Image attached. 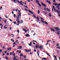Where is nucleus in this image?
Here are the masks:
<instances>
[{"mask_svg":"<svg viewBox=\"0 0 60 60\" xmlns=\"http://www.w3.org/2000/svg\"><path fill=\"white\" fill-rule=\"evenodd\" d=\"M5 58H6V60H7L8 59V58L7 57H5Z\"/></svg>","mask_w":60,"mask_h":60,"instance_id":"e433bc0d","label":"nucleus"},{"mask_svg":"<svg viewBox=\"0 0 60 60\" xmlns=\"http://www.w3.org/2000/svg\"><path fill=\"white\" fill-rule=\"evenodd\" d=\"M41 21L42 22V23H44V22H45V21L44 22V21L43 20H41Z\"/></svg>","mask_w":60,"mask_h":60,"instance_id":"b1692460","label":"nucleus"},{"mask_svg":"<svg viewBox=\"0 0 60 60\" xmlns=\"http://www.w3.org/2000/svg\"><path fill=\"white\" fill-rule=\"evenodd\" d=\"M11 41L13 42H14V40H13V39H11Z\"/></svg>","mask_w":60,"mask_h":60,"instance_id":"c756f323","label":"nucleus"},{"mask_svg":"<svg viewBox=\"0 0 60 60\" xmlns=\"http://www.w3.org/2000/svg\"><path fill=\"white\" fill-rule=\"evenodd\" d=\"M46 2H47V3H48H48L49 4H51V2H50V1H48V0H46Z\"/></svg>","mask_w":60,"mask_h":60,"instance_id":"6e6552de","label":"nucleus"},{"mask_svg":"<svg viewBox=\"0 0 60 60\" xmlns=\"http://www.w3.org/2000/svg\"><path fill=\"white\" fill-rule=\"evenodd\" d=\"M21 22L22 23H23V21L22 20H21Z\"/></svg>","mask_w":60,"mask_h":60,"instance_id":"69168bd1","label":"nucleus"},{"mask_svg":"<svg viewBox=\"0 0 60 60\" xmlns=\"http://www.w3.org/2000/svg\"><path fill=\"white\" fill-rule=\"evenodd\" d=\"M20 4L21 5H23V4L22 3V2H20Z\"/></svg>","mask_w":60,"mask_h":60,"instance_id":"72a5a7b5","label":"nucleus"},{"mask_svg":"<svg viewBox=\"0 0 60 60\" xmlns=\"http://www.w3.org/2000/svg\"><path fill=\"white\" fill-rule=\"evenodd\" d=\"M20 56H23V55H22V53H21L20 54Z\"/></svg>","mask_w":60,"mask_h":60,"instance_id":"dca6fc26","label":"nucleus"},{"mask_svg":"<svg viewBox=\"0 0 60 60\" xmlns=\"http://www.w3.org/2000/svg\"><path fill=\"white\" fill-rule=\"evenodd\" d=\"M12 54H12V52H10V55H12Z\"/></svg>","mask_w":60,"mask_h":60,"instance_id":"de8ad7c7","label":"nucleus"},{"mask_svg":"<svg viewBox=\"0 0 60 60\" xmlns=\"http://www.w3.org/2000/svg\"><path fill=\"white\" fill-rule=\"evenodd\" d=\"M57 11V13H59V11H58V10H57V11Z\"/></svg>","mask_w":60,"mask_h":60,"instance_id":"37998d69","label":"nucleus"},{"mask_svg":"<svg viewBox=\"0 0 60 60\" xmlns=\"http://www.w3.org/2000/svg\"><path fill=\"white\" fill-rule=\"evenodd\" d=\"M14 17H16V15L15 14H14Z\"/></svg>","mask_w":60,"mask_h":60,"instance_id":"680f3d73","label":"nucleus"},{"mask_svg":"<svg viewBox=\"0 0 60 60\" xmlns=\"http://www.w3.org/2000/svg\"><path fill=\"white\" fill-rule=\"evenodd\" d=\"M24 58H26V56L25 55L24 56Z\"/></svg>","mask_w":60,"mask_h":60,"instance_id":"0e129e2a","label":"nucleus"},{"mask_svg":"<svg viewBox=\"0 0 60 60\" xmlns=\"http://www.w3.org/2000/svg\"><path fill=\"white\" fill-rule=\"evenodd\" d=\"M13 11H18V8H16V9H13Z\"/></svg>","mask_w":60,"mask_h":60,"instance_id":"ddd939ff","label":"nucleus"},{"mask_svg":"<svg viewBox=\"0 0 60 60\" xmlns=\"http://www.w3.org/2000/svg\"><path fill=\"white\" fill-rule=\"evenodd\" d=\"M36 49H37V48H38V47H39V44H36Z\"/></svg>","mask_w":60,"mask_h":60,"instance_id":"7ed1b4c3","label":"nucleus"},{"mask_svg":"<svg viewBox=\"0 0 60 60\" xmlns=\"http://www.w3.org/2000/svg\"><path fill=\"white\" fill-rule=\"evenodd\" d=\"M33 41L34 42H36V43H37V42H36V41H34V40H33V41H32V42H33Z\"/></svg>","mask_w":60,"mask_h":60,"instance_id":"49530a36","label":"nucleus"},{"mask_svg":"<svg viewBox=\"0 0 60 60\" xmlns=\"http://www.w3.org/2000/svg\"><path fill=\"white\" fill-rule=\"evenodd\" d=\"M38 4L40 7H41V5L40 3Z\"/></svg>","mask_w":60,"mask_h":60,"instance_id":"2f4dec72","label":"nucleus"},{"mask_svg":"<svg viewBox=\"0 0 60 60\" xmlns=\"http://www.w3.org/2000/svg\"><path fill=\"white\" fill-rule=\"evenodd\" d=\"M17 32L18 33V34L19 33V30H18L17 31Z\"/></svg>","mask_w":60,"mask_h":60,"instance_id":"7c9ffc66","label":"nucleus"},{"mask_svg":"<svg viewBox=\"0 0 60 60\" xmlns=\"http://www.w3.org/2000/svg\"><path fill=\"white\" fill-rule=\"evenodd\" d=\"M16 20L17 21V22H18V21H19V18H17L16 19Z\"/></svg>","mask_w":60,"mask_h":60,"instance_id":"a211bd4d","label":"nucleus"},{"mask_svg":"<svg viewBox=\"0 0 60 60\" xmlns=\"http://www.w3.org/2000/svg\"><path fill=\"white\" fill-rule=\"evenodd\" d=\"M33 43L34 45H35V43L34 42H33Z\"/></svg>","mask_w":60,"mask_h":60,"instance_id":"bf43d9fd","label":"nucleus"},{"mask_svg":"<svg viewBox=\"0 0 60 60\" xmlns=\"http://www.w3.org/2000/svg\"><path fill=\"white\" fill-rule=\"evenodd\" d=\"M50 29L52 31H53V32H55V30L54 29L51 28Z\"/></svg>","mask_w":60,"mask_h":60,"instance_id":"0eeeda50","label":"nucleus"},{"mask_svg":"<svg viewBox=\"0 0 60 60\" xmlns=\"http://www.w3.org/2000/svg\"><path fill=\"white\" fill-rule=\"evenodd\" d=\"M52 6L53 8L54 9H55V6H54V5H52Z\"/></svg>","mask_w":60,"mask_h":60,"instance_id":"a878e982","label":"nucleus"},{"mask_svg":"<svg viewBox=\"0 0 60 60\" xmlns=\"http://www.w3.org/2000/svg\"><path fill=\"white\" fill-rule=\"evenodd\" d=\"M56 32H58L60 33V31L57 30H56Z\"/></svg>","mask_w":60,"mask_h":60,"instance_id":"864d4df0","label":"nucleus"},{"mask_svg":"<svg viewBox=\"0 0 60 60\" xmlns=\"http://www.w3.org/2000/svg\"><path fill=\"white\" fill-rule=\"evenodd\" d=\"M25 11H28V10H27V9H25Z\"/></svg>","mask_w":60,"mask_h":60,"instance_id":"603ef678","label":"nucleus"},{"mask_svg":"<svg viewBox=\"0 0 60 60\" xmlns=\"http://www.w3.org/2000/svg\"><path fill=\"white\" fill-rule=\"evenodd\" d=\"M51 41V40H48L47 41V42H49V41Z\"/></svg>","mask_w":60,"mask_h":60,"instance_id":"473e14b6","label":"nucleus"},{"mask_svg":"<svg viewBox=\"0 0 60 60\" xmlns=\"http://www.w3.org/2000/svg\"><path fill=\"white\" fill-rule=\"evenodd\" d=\"M4 28H7V27H6V26H4Z\"/></svg>","mask_w":60,"mask_h":60,"instance_id":"338daca9","label":"nucleus"},{"mask_svg":"<svg viewBox=\"0 0 60 60\" xmlns=\"http://www.w3.org/2000/svg\"><path fill=\"white\" fill-rule=\"evenodd\" d=\"M38 14H40V11H39V10H38Z\"/></svg>","mask_w":60,"mask_h":60,"instance_id":"c9c22d12","label":"nucleus"},{"mask_svg":"<svg viewBox=\"0 0 60 60\" xmlns=\"http://www.w3.org/2000/svg\"><path fill=\"white\" fill-rule=\"evenodd\" d=\"M47 55L48 56H49L50 57V55H49V54H48V53H46Z\"/></svg>","mask_w":60,"mask_h":60,"instance_id":"8fccbe9b","label":"nucleus"},{"mask_svg":"<svg viewBox=\"0 0 60 60\" xmlns=\"http://www.w3.org/2000/svg\"><path fill=\"white\" fill-rule=\"evenodd\" d=\"M53 2H54V3H56V0H53Z\"/></svg>","mask_w":60,"mask_h":60,"instance_id":"6e6d98bb","label":"nucleus"},{"mask_svg":"<svg viewBox=\"0 0 60 60\" xmlns=\"http://www.w3.org/2000/svg\"><path fill=\"white\" fill-rule=\"evenodd\" d=\"M5 46H3V49H5Z\"/></svg>","mask_w":60,"mask_h":60,"instance_id":"79ce46f5","label":"nucleus"},{"mask_svg":"<svg viewBox=\"0 0 60 60\" xmlns=\"http://www.w3.org/2000/svg\"><path fill=\"white\" fill-rule=\"evenodd\" d=\"M58 6H56V8H58V10H60V3H59V4H57Z\"/></svg>","mask_w":60,"mask_h":60,"instance_id":"f257e3e1","label":"nucleus"},{"mask_svg":"<svg viewBox=\"0 0 60 60\" xmlns=\"http://www.w3.org/2000/svg\"><path fill=\"white\" fill-rule=\"evenodd\" d=\"M54 28L55 29H56V31H57V30H60V29H59L58 27H57V28L54 27Z\"/></svg>","mask_w":60,"mask_h":60,"instance_id":"20e7f679","label":"nucleus"},{"mask_svg":"<svg viewBox=\"0 0 60 60\" xmlns=\"http://www.w3.org/2000/svg\"><path fill=\"white\" fill-rule=\"evenodd\" d=\"M5 17H6L7 18H8V17H7V16L6 15H5Z\"/></svg>","mask_w":60,"mask_h":60,"instance_id":"5fc2aeb1","label":"nucleus"},{"mask_svg":"<svg viewBox=\"0 0 60 60\" xmlns=\"http://www.w3.org/2000/svg\"><path fill=\"white\" fill-rule=\"evenodd\" d=\"M46 10H47V11H50V10H49V9L48 8H47Z\"/></svg>","mask_w":60,"mask_h":60,"instance_id":"393cba45","label":"nucleus"},{"mask_svg":"<svg viewBox=\"0 0 60 60\" xmlns=\"http://www.w3.org/2000/svg\"><path fill=\"white\" fill-rule=\"evenodd\" d=\"M39 53H40V51H37V54H38V56H39Z\"/></svg>","mask_w":60,"mask_h":60,"instance_id":"423d86ee","label":"nucleus"},{"mask_svg":"<svg viewBox=\"0 0 60 60\" xmlns=\"http://www.w3.org/2000/svg\"><path fill=\"white\" fill-rule=\"evenodd\" d=\"M17 22L18 23H19V24H20L21 23V22L19 21H18Z\"/></svg>","mask_w":60,"mask_h":60,"instance_id":"5701e85b","label":"nucleus"},{"mask_svg":"<svg viewBox=\"0 0 60 60\" xmlns=\"http://www.w3.org/2000/svg\"><path fill=\"white\" fill-rule=\"evenodd\" d=\"M25 36L26 37H30V35H29V34H25Z\"/></svg>","mask_w":60,"mask_h":60,"instance_id":"39448f33","label":"nucleus"},{"mask_svg":"<svg viewBox=\"0 0 60 60\" xmlns=\"http://www.w3.org/2000/svg\"><path fill=\"white\" fill-rule=\"evenodd\" d=\"M19 16H21V12H19Z\"/></svg>","mask_w":60,"mask_h":60,"instance_id":"f3484780","label":"nucleus"},{"mask_svg":"<svg viewBox=\"0 0 60 60\" xmlns=\"http://www.w3.org/2000/svg\"><path fill=\"white\" fill-rule=\"evenodd\" d=\"M53 5H57V3L56 4V3H53Z\"/></svg>","mask_w":60,"mask_h":60,"instance_id":"aec40b11","label":"nucleus"},{"mask_svg":"<svg viewBox=\"0 0 60 60\" xmlns=\"http://www.w3.org/2000/svg\"><path fill=\"white\" fill-rule=\"evenodd\" d=\"M12 1H13V2L15 3H16V2H17V0H12Z\"/></svg>","mask_w":60,"mask_h":60,"instance_id":"9b49d317","label":"nucleus"},{"mask_svg":"<svg viewBox=\"0 0 60 60\" xmlns=\"http://www.w3.org/2000/svg\"><path fill=\"white\" fill-rule=\"evenodd\" d=\"M4 26V25H3L1 27V29H2L3 28V27Z\"/></svg>","mask_w":60,"mask_h":60,"instance_id":"a18cd8bd","label":"nucleus"},{"mask_svg":"<svg viewBox=\"0 0 60 60\" xmlns=\"http://www.w3.org/2000/svg\"><path fill=\"white\" fill-rule=\"evenodd\" d=\"M9 19V20H10V21H11V22H12V20L11 19Z\"/></svg>","mask_w":60,"mask_h":60,"instance_id":"58836bf2","label":"nucleus"},{"mask_svg":"<svg viewBox=\"0 0 60 60\" xmlns=\"http://www.w3.org/2000/svg\"><path fill=\"white\" fill-rule=\"evenodd\" d=\"M41 4H42L43 6H44L45 7H46V4H44L42 2L41 3Z\"/></svg>","mask_w":60,"mask_h":60,"instance_id":"f03ea898","label":"nucleus"},{"mask_svg":"<svg viewBox=\"0 0 60 60\" xmlns=\"http://www.w3.org/2000/svg\"><path fill=\"white\" fill-rule=\"evenodd\" d=\"M33 16L34 18H36V16H35V15H34Z\"/></svg>","mask_w":60,"mask_h":60,"instance_id":"c85d7f7f","label":"nucleus"},{"mask_svg":"<svg viewBox=\"0 0 60 60\" xmlns=\"http://www.w3.org/2000/svg\"><path fill=\"white\" fill-rule=\"evenodd\" d=\"M49 17H51L52 16V15H51V13H50L49 14Z\"/></svg>","mask_w":60,"mask_h":60,"instance_id":"4468645a","label":"nucleus"},{"mask_svg":"<svg viewBox=\"0 0 60 60\" xmlns=\"http://www.w3.org/2000/svg\"><path fill=\"white\" fill-rule=\"evenodd\" d=\"M40 19H42V20H43L44 21V19L43 18H41Z\"/></svg>","mask_w":60,"mask_h":60,"instance_id":"f704fd0d","label":"nucleus"},{"mask_svg":"<svg viewBox=\"0 0 60 60\" xmlns=\"http://www.w3.org/2000/svg\"><path fill=\"white\" fill-rule=\"evenodd\" d=\"M57 34H58V35H59V34H60V33L58 32H57Z\"/></svg>","mask_w":60,"mask_h":60,"instance_id":"4c0bfd02","label":"nucleus"},{"mask_svg":"<svg viewBox=\"0 0 60 60\" xmlns=\"http://www.w3.org/2000/svg\"><path fill=\"white\" fill-rule=\"evenodd\" d=\"M19 16H17L16 17V18H17V19H19Z\"/></svg>","mask_w":60,"mask_h":60,"instance_id":"6ab92c4d","label":"nucleus"},{"mask_svg":"<svg viewBox=\"0 0 60 60\" xmlns=\"http://www.w3.org/2000/svg\"><path fill=\"white\" fill-rule=\"evenodd\" d=\"M17 1L18 3H19V4H20V2L19 1H18V0H17Z\"/></svg>","mask_w":60,"mask_h":60,"instance_id":"09e8293b","label":"nucleus"},{"mask_svg":"<svg viewBox=\"0 0 60 60\" xmlns=\"http://www.w3.org/2000/svg\"><path fill=\"white\" fill-rule=\"evenodd\" d=\"M23 30H24V31H25V32L26 33V32H27V31H26V30L25 29H23Z\"/></svg>","mask_w":60,"mask_h":60,"instance_id":"f8f14e48","label":"nucleus"},{"mask_svg":"<svg viewBox=\"0 0 60 60\" xmlns=\"http://www.w3.org/2000/svg\"><path fill=\"white\" fill-rule=\"evenodd\" d=\"M36 19H39V18L37 16L36 17Z\"/></svg>","mask_w":60,"mask_h":60,"instance_id":"3c124183","label":"nucleus"},{"mask_svg":"<svg viewBox=\"0 0 60 60\" xmlns=\"http://www.w3.org/2000/svg\"><path fill=\"white\" fill-rule=\"evenodd\" d=\"M54 57L55 58H57V57H56V56L54 55Z\"/></svg>","mask_w":60,"mask_h":60,"instance_id":"13d9d810","label":"nucleus"},{"mask_svg":"<svg viewBox=\"0 0 60 60\" xmlns=\"http://www.w3.org/2000/svg\"><path fill=\"white\" fill-rule=\"evenodd\" d=\"M24 6L25 7V8H28V7L27 6L24 5Z\"/></svg>","mask_w":60,"mask_h":60,"instance_id":"ea45409f","label":"nucleus"},{"mask_svg":"<svg viewBox=\"0 0 60 60\" xmlns=\"http://www.w3.org/2000/svg\"><path fill=\"white\" fill-rule=\"evenodd\" d=\"M43 60H47V58H43Z\"/></svg>","mask_w":60,"mask_h":60,"instance_id":"412c9836","label":"nucleus"},{"mask_svg":"<svg viewBox=\"0 0 60 60\" xmlns=\"http://www.w3.org/2000/svg\"><path fill=\"white\" fill-rule=\"evenodd\" d=\"M59 44H57V46H59Z\"/></svg>","mask_w":60,"mask_h":60,"instance_id":"4d7b16f0","label":"nucleus"},{"mask_svg":"<svg viewBox=\"0 0 60 60\" xmlns=\"http://www.w3.org/2000/svg\"><path fill=\"white\" fill-rule=\"evenodd\" d=\"M39 48L40 49H43V47H42V46H39Z\"/></svg>","mask_w":60,"mask_h":60,"instance_id":"1a4fd4ad","label":"nucleus"},{"mask_svg":"<svg viewBox=\"0 0 60 60\" xmlns=\"http://www.w3.org/2000/svg\"><path fill=\"white\" fill-rule=\"evenodd\" d=\"M54 9V11H55V12L56 11V8H55Z\"/></svg>","mask_w":60,"mask_h":60,"instance_id":"bb28decb","label":"nucleus"},{"mask_svg":"<svg viewBox=\"0 0 60 60\" xmlns=\"http://www.w3.org/2000/svg\"><path fill=\"white\" fill-rule=\"evenodd\" d=\"M44 13L45 14H47V13L46 12H44Z\"/></svg>","mask_w":60,"mask_h":60,"instance_id":"e2e57ef3","label":"nucleus"},{"mask_svg":"<svg viewBox=\"0 0 60 60\" xmlns=\"http://www.w3.org/2000/svg\"><path fill=\"white\" fill-rule=\"evenodd\" d=\"M44 23H45V24H46V25H48V23H47V22H46V21H45Z\"/></svg>","mask_w":60,"mask_h":60,"instance_id":"4be33fe9","label":"nucleus"},{"mask_svg":"<svg viewBox=\"0 0 60 60\" xmlns=\"http://www.w3.org/2000/svg\"><path fill=\"white\" fill-rule=\"evenodd\" d=\"M58 15L60 17V14L59 13H58Z\"/></svg>","mask_w":60,"mask_h":60,"instance_id":"052dcab7","label":"nucleus"},{"mask_svg":"<svg viewBox=\"0 0 60 60\" xmlns=\"http://www.w3.org/2000/svg\"><path fill=\"white\" fill-rule=\"evenodd\" d=\"M29 12H30V13L31 12V11L30 10H29Z\"/></svg>","mask_w":60,"mask_h":60,"instance_id":"774afa93","label":"nucleus"},{"mask_svg":"<svg viewBox=\"0 0 60 60\" xmlns=\"http://www.w3.org/2000/svg\"><path fill=\"white\" fill-rule=\"evenodd\" d=\"M30 46H32V42H30V44H28Z\"/></svg>","mask_w":60,"mask_h":60,"instance_id":"9d476101","label":"nucleus"},{"mask_svg":"<svg viewBox=\"0 0 60 60\" xmlns=\"http://www.w3.org/2000/svg\"><path fill=\"white\" fill-rule=\"evenodd\" d=\"M6 21H7V20L6 19L4 20V22H5V23H6Z\"/></svg>","mask_w":60,"mask_h":60,"instance_id":"cd10ccee","label":"nucleus"},{"mask_svg":"<svg viewBox=\"0 0 60 60\" xmlns=\"http://www.w3.org/2000/svg\"><path fill=\"white\" fill-rule=\"evenodd\" d=\"M16 56H15L14 57V59H13V60H16Z\"/></svg>","mask_w":60,"mask_h":60,"instance_id":"2eb2a0df","label":"nucleus"},{"mask_svg":"<svg viewBox=\"0 0 60 60\" xmlns=\"http://www.w3.org/2000/svg\"><path fill=\"white\" fill-rule=\"evenodd\" d=\"M28 51H29V52H30V51H31V50L30 49H29L28 50Z\"/></svg>","mask_w":60,"mask_h":60,"instance_id":"c03bdc74","label":"nucleus"},{"mask_svg":"<svg viewBox=\"0 0 60 60\" xmlns=\"http://www.w3.org/2000/svg\"><path fill=\"white\" fill-rule=\"evenodd\" d=\"M13 23L15 24H16L17 23H16V22H13Z\"/></svg>","mask_w":60,"mask_h":60,"instance_id":"a19ab883","label":"nucleus"}]
</instances>
